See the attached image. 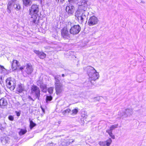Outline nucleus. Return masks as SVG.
Returning a JSON list of instances; mask_svg holds the SVG:
<instances>
[{
  "mask_svg": "<svg viewBox=\"0 0 146 146\" xmlns=\"http://www.w3.org/2000/svg\"><path fill=\"white\" fill-rule=\"evenodd\" d=\"M39 11L38 6L36 5H32L29 9L30 14L31 16V21L33 25H35L36 22L37 23L39 21V17L37 14Z\"/></svg>",
  "mask_w": 146,
  "mask_h": 146,
  "instance_id": "1",
  "label": "nucleus"
},
{
  "mask_svg": "<svg viewBox=\"0 0 146 146\" xmlns=\"http://www.w3.org/2000/svg\"><path fill=\"white\" fill-rule=\"evenodd\" d=\"M84 69L87 71L91 83H93V81H95L99 78L100 76L99 73L97 72L94 67L90 66H87Z\"/></svg>",
  "mask_w": 146,
  "mask_h": 146,
  "instance_id": "2",
  "label": "nucleus"
},
{
  "mask_svg": "<svg viewBox=\"0 0 146 146\" xmlns=\"http://www.w3.org/2000/svg\"><path fill=\"white\" fill-rule=\"evenodd\" d=\"M85 11L82 10H78L75 13V16L76 19H78L79 22L81 24H82L86 18V16L85 14Z\"/></svg>",
  "mask_w": 146,
  "mask_h": 146,
  "instance_id": "3",
  "label": "nucleus"
},
{
  "mask_svg": "<svg viewBox=\"0 0 146 146\" xmlns=\"http://www.w3.org/2000/svg\"><path fill=\"white\" fill-rule=\"evenodd\" d=\"M6 85L11 90H13L16 86V82L13 78H9L6 80Z\"/></svg>",
  "mask_w": 146,
  "mask_h": 146,
  "instance_id": "4",
  "label": "nucleus"
},
{
  "mask_svg": "<svg viewBox=\"0 0 146 146\" xmlns=\"http://www.w3.org/2000/svg\"><path fill=\"white\" fill-rule=\"evenodd\" d=\"M72 23L70 22H66L64 24V39L69 40L70 38L69 32L68 31L70 30L71 27Z\"/></svg>",
  "mask_w": 146,
  "mask_h": 146,
  "instance_id": "5",
  "label": "nucleus"
},
{
  "mask_svg": "<svg viewBox=\"0 0 146 146\" xmlns=\"http://www.w3.org/2000/svg\"><path fill=\"white\" fill-rule=\"evenodd\" d=\"M60 77V76H57L55 77L56 90V94H57L60 93L62 91L61 89L62 85L59 80Z\"/></svg>",
  "mask_w": 146,
  "mask_h": 146,
  "instance_id": "6",
  "label": "nucleus"
},
{
  "mask_svg": "<svg viewBox=\"0 0 146 146\" xmlns=\"http://www.w3.org/2000/svg\"><path fill=\"white\" fill-rule=\"evenodd\" d=\"M40 91L39 88L36 86H33L31 88V93L32 94L34 95L35 97L39 100V97L40 95Z\"/></svg>",
  "mask_w": 146,
  "mask_h": 146,
  "instance_id": "7",
  "label": "nucleus"
},
{
  "mask_svg": "<svg viewBox=\"0 0 146 146\" xmlns=\"http://www.w3.org/2000/svg\"><path fill=\"white\" fill-rule=\"evenodd\" d=\"M87 1L85 0H81L80 2L78 3L79 7L78 10H82L86 11L87 8Z\"/></svg>",
  "mask_w": 146,
  "mask_h": 146,
  "instance_id": "8",
  "label": "nucleus"
},
{
  "mask_svg": "<svg viewBox=\"0 0 146 146\" xmlns=\"http://www.w3.org/2000/svg\"><path fill=\"white\" fill-rule=\"evenodd\" d=\"M133 113V110L132 108H128L125 110L124 112L120 111L119 113V115L121 116H124L125 117L130 116Z\"/></svg>",
  "mask_w": 146,
  "mask_h": 146,
  "instance_id": "9",
  "label": "nucleus"
},
{
  "mask_svg": "<svg viewBox=\"0 0 146 146\" xmlns=\"http://www.w3.org/2000/svg\"><path fill=\"white\" fill-rule=\"evenodd\" d=\"M81 30V27L79 25H74L72 27L70 30V33L73 35L78 34Z\"/></svg>",
  "mask_w": 146,
  "mask_h": 146,
  "instance_id": "10",
  "label": "nucleus"
},
{
  "mask_svg": "<svg viewBox=\"0 0 146 146\" xmlns=\"http://www.w3.org/2000/svg\"><path fill=\"white\" fill-rule=\"evenodd\" d=\"M98 22V19L95 16L90 17L88 21V24L90 26H92L96 24Z\"/></svg>",
  "mask_w": 146,
  "mask_h": 146,
  "instance_id": "11",
  "label": "nucleus"
},
{
  "mask_svg": "<svg viewBox=\"0 0 146 146\" xmlns=\"http://www.w3.org/2000/svg\"><path fill=\"white\" fill-rule=\"evenodd\" d=\"M25 70L28 75L31 74L33 70V66L30 63H28L25 66Z\"/></svg>",
  "mask_w": 146,
  "mask_h": 146,
  "instance_id": "12",
  "label": "nucleus"
},
{
  "mask_svg": "<svg viewBox=\"0 0 146 146\" xmlns=\"http://www.w3.org/2000/svg\"><path fill=\"white\" fill-rule=\"evenodd\" d=\"M40 81H38L37 82V84L38 86H40V88L42 92L46 93L47 91V87L46 85L45 84L40 83Z\"/></svg>",
  "mask_w": 146,
  "mask_h": 146,
  "instance_id": "13",
  "label": "nucleus"
},
{
  "mask_svg": "<svg viewBox=\"0 0 146 146\" xmlns=\"http://www.w3.org/2000/svg\"><path fill=\"white\" fill-rule=\"evenodd\" d=\"M74 7L73 6H67L66 8V12L69 14L71 15L74 12Z\"/></svg>",
  "mask_w": 146,
  "mask_h": 146,
  "instance_id": "14",
  "label": "nucleus"
},
{
  "mask_svg": "<svg viewBox=\"0 0 146 146\" xmlns=\"http://www.w3.org/2000/svg\"><path fill=\"white\" fill-rule=\"evenodd\" d=\"M19 62L16 60H13L11 63V68L13 70H16L19 66Z\"/></svg>",
  "mask_w": 146,
  "mask_h": 146,
  "instance_id": "15",
  "label": "nucleus"
},
{
  "mask_svg": "<svg viewBox=\"0 0 146 146\" xmlns=\"http://www.w3.org/2000/svg\"><path fill=\"white\" fill-rule=\"evenodd\" d=\"M15 0H11V1H9L7 9L8 10V12L9 13H10L11 10L13 8V3L14 1Z\"/></svg>",
  "mask_w": 146,
  "mask_h": 146,
  "instance_id": "16",
  "label": "nucleus"
},
{
  "mask_svg": "<svg viewBox=\"0 0 146 146\" xmlns=\"http://www.w3.org/2000/svg\"><path fill=\"white\" fill-rule=\"evenodd\" d=\"M34 52L36 54L38 55L39 57L40 58L43 59L46 56V54L42 52H40L37 50H35Z\"/></svg>",
  "mask_w": 146,
  "mask_h": 146,
  "instance_id": "17",
  "label": "nucleus"
},
{
  "mask_svg": "<svg viewBox=\"0 0 146 146\" xmlns=\"http://www.w3.org/2000/svg\"><path fill=\"white\" fill-rule=\"evenodd\" d=\"M23 5L26 7H29L32 4L31 0H22Z\"/></svg>",
  "mask_w": 146,
  "mask_h": 146,
  "instance_id": "18",
  "label": "nucleus"
},
{
  "mask_svg": "<svg viewBox=\"0 0 146 146\" xmlns=\"http://www.w3.org/2000/svg\"><path fill=\"white\" fill-rule=\"evenodd\" d=\"M18 129L19 130L18 132V133L20 136L25 134L27 132V130L26 129L19 128Z\"/></svg>",
  "mask_w": 146,
  "mask_h": 146,
  "instance_id": "19",
  "label": "nucleus"
},
{
  "mask_svg": "<svg viewBox=\"0 0 146 146\" xmlns=\"http://www.w3.org/2000/svg\"><path fill=\"white\" fill-rule=\"evenodd\" d=\"M0 72L1 73L5 75L7 74L8 73L7 70L3 66L1 65H0Z\"/></svg>",
  "mask_w": 146,
  "mask_h": 146,
  "instance_id": "20",
  "label": "nucleus"
},
{
  "mask_svg": "<svg viewBox=\"0 0 146 146\" xmlns=\"http://www.w3.org/2000/svg\"><path fill=\"white\" fill-rule=\"evenodd\" d=\"M118 124L112 125L110 127L109 129H107L106 131H109L112 132L113 130L118 127Z\"/></svg>",
  "mask_w": 146,
  "mask_h": 146,
  "instance_id": "21",
  "label": "nucleus"
},
{
  "mask_svg": "<svg viewBox=\"0 0 146 146\" xmlns=\"http://www.w3.org/2000/svg\"><path fill=\"white\" fill-rule=\"evenodd\" d=\"M24 89L22 85L21 84H19L17 88V90L19 92H21L23 91Z\"/></svg>",
  "mask_w": 146,
  "mask_h": 146,
  "instance_id": "22",
  "label": "nucleus"
},
{
  "mask_svg": "<svg viewBox=\"0 0 146 146\" xmlns=\"http://www.w3.org/2000/svg\"><path fill=\"white\" fill-rule=\"evenodd\" d=\"M78 112V108H76L72 110L71 112H70V114L73 115H76Z\"/></svg>",
  "mask_w": 146,
  "mask_h": 146,
  "instance_id": "23",
  "label": "nucleus"
},
{
  "mask_svg": "<svg viewBox=\"0 0 146 146\" xmlns=\"http://www.w3.org/2000/svg\"><path fill=\"white\" fill-rule=\"evenodd\" d=\"M29 121H30V127L31 129H32L34 127L36 126V124L33 121L31 120V119H29Z\"/></svg>",
  "mask_w": 146,
  "mask_h": 146,
  "instance_id": "24",
  "label": "nucleus"
},
{
  "mask_svg": "<svg viewBox=\"0 0 146 146\" xmlns=\"http://www.w3.org/2000/svg\"><path fill=\"white\" fill-rule=\"evenodd\" d=\"M13 7L17 11H19L21 8V7L19 4L18 3H16L15 4H14L13 5Z\"/></svg>",
  "mask_w": 146,
  "mask_h": 146,
  "instance_id": "25",
  "label": "nucleus"
},
{
  "mask_svg": "<svg viewBox=\"0 0 146 146\" xmlns=\"http://www.w3.org/2000/svg\"><path fill=\"white\" fill-rule=\"evenodd\" d=\"M7 104V101H0V106L2 108H3Z\"/></svg>",
  "mask_w": 146,
  "mask_h": 146,
  "instance_id": "26",
  "label": "nucleus"
},
{
  "mask_svg": "<svg viewBox=\"0 0 146 146\" xmlns=\"http://www.w3.org/2000/svg\"><path fill=\"white\" fill-rule=\"evenodd\" d=\"M105 141L106 142V145L107 146H110L111 143L112 141L111 138H109Z\"/></svg>",
  "mask_w": 146,
  "mask_h": 146,
  "instance_id": "27",
  "label": "nucleus"
},
{
  "mask_svg": "<svg viewBox=\"0 0 146 146\" xmlns=\"http://www.w3.org/2000/svg\"><path fill=\"white\" fill-rule=\"evenodd\" d=\"M8 138H3L1 140V141L3 144L7 143H8Z\"/></svg>",
  "mask_w": 146,
  "mask_h": 146,
  "instance_id": "28",
  "label": "nucleus"
},
{
  "mask_svg": "<svg viewBox=\"0 0 146 146\" xmlns=\"http://www.w3.org/2000/svg\"><path fill=\"white\" fill-rule=\"evenodd\" d=\"M106 132L108 133L110 136L113 139H115V136L113 134L112 132L109 131H106Z\"/></svg>",
  "mask_w": 146,
  "mask_h": 146,
  "instance_id": "29",
  "label": "nucleus"
},
{
  "mask_svg": "<svg viewBox=\"0 0 146 146\" xmlns=\"http://www.w3.org/2000/svg\"><path fill=\"white\" fill-rule=\"evenodd\" d=\"M94 100H103V98L102 96H98L94 98Z\"/></svg>",
  "mask_w": 146,
  "mask_h": 146,
  "instance_id": "30",
  "label": "nucleus"
},
{
  "mask_svg": "<svg viewBox=\"0 0 146 146\" xmlns=\"http://www.w3.org/2000/svg\"><path fill=\"white\" fill-rule=\"evenodd\" d=\"M98 144L101 146H105L106 145V142L105 141H100L99 142Z\"/></svg>",
  "mask_w": 146,
  "mask_h": 146,
  "instance_id": "31",
  "label": "nucleus"
},
{
  "mask_svg": "<svg viewBox=\"0 0 146 146\" xmlns=\"http://www.w3.org/2000/svg\"><path fill=\"white\" fill-rule=\"evenodd\" d=\"M48 92L50 94H51L53 93V87H51L50 88H49L48 89Z\"/></svg>",
  "mask_w": 146,
  "mask_h": 146,
  "instance_id": "32",
  "label": "nucleus"
},
{
  "mask_svg": "<svg viewBox=\"0 0 146 146\" xmlns=\"http://www.w3.org/2000/svg\"><path fill=\"white\" fill-rule=\"evenodd\" d=\"M52 99V97L51 96H46V100H51Z\"/></svg>",
  "mask_w": 146,
  "mask_h": 146,
  "instance_id": "33",
  "label": "nucleus"
},
{
  "mask_svg": "<svg viewBox=\"0 0 146 146\" xmlns=\"http://www.w3.org/2000/svg\"><path fill=\"white\" fill-rule=\"evenodd\" d=\"M74 141V140H73L72 139H70L69 140V141L68 142L66 143V145H69L71 143H72V142H73Z\"/></svg>",
  "mask_w": 146,
  "mask_h": 146,
  "instance_id": "34",
  "label": "nucleus"
},
{
  "mask_svg": "<svg viewBox=\"0 0 146 146\" xmlns=\"http://www.w3.org/2000/svg\"><path fill=\"white\" fill-rule=\"evenodd\" d=\"M9 119L11 121H13L14 120V117H13L11 115H10L8 117Z\"/></svg>",
  "mask_w": 146,
  "mask_h": 146,
  "instance_id": "35",
  "label": "nucleus"
},
{
  "mask_svg": "<svg viewBox=\"0 0 146 146\" xmlns=\"http://www.w3.org/2000/svg\"><path fill=\"white\" fill-rule=\"evenodd\" d=\"M71 112L70 110L69 109H67L64 110V113H68Z\"/></svg>",
  "mask_w": 146,
  "mask_h": 146,
  "instance_id": "36",
  "label": "nucleus"
},
{
  "mask_svg": "<svg viewBox=\"0 0 146 146\" xmlns=\"http://www.w3.org/2000/svg\"><path fill=\"white\" fill-rule=\"evenodd\" d=\"M15 113L16 114V115L17 116H19L21 114V112L20 111H15Z\"/></svg>",
  "mask_w": 146,
  "mask_h": 146,
  "instance_id": "37",
  "label": "nucleus"
},
{
  "mask_svg": "<svg viewBox=\"0 0 146 146\" xmlns=\"http://www.w3.org/2000/svg\"><path fill=\"white\" fill-rule=\"evenodd\" d=\"M40 107L42 109V112L43 113H44L45 111V109H44V107H43V106L42 105H41Z\"/></svg>",
  "mask_w": 146,
  "mask_h": 146,
  "instance_id": "38",
  "label": "nucleus"
},
{
  "mask_svg": "<svg viewBox=\"0 0 146 146\" xmlns=\"http://www.w3.org/2000/svg\"><path fill=\"white\" fill-rule=\"evenodd\" d=\"M64 30L63 29V28L62 29V30H61V35H62V37H64V33H63L64 32Z\"/></svg>",
  "mask_w": 146,
  "mask_h": 146,
  "instance_id": "39",
  "label": "nucleus"
},
{
  "mask_svg": "<svg viewBox=\"0 0 146 146\" xmlns=\"http://www.w3.org/2000/svg\"><path fill=\"white\" fill-rule=\"evenodd\" d=\"M69 2L70 3H73L76 1L77 0H68Z\"/></svg>",
  "mask_w": 146,
  "mask_h": 146,
  "instance_id": "40",
  "label": "nucleus"
},
{
  "mask_svg": "<svg viewBox=\"0 0 146 146\" xmlns=\"http://www.w3.org/2000/svg\"><path fill=\"white\" fill-rule=\"evenodd\" d=\"M82 117H83L84 118H86V117H87V115H85V114H82Z\"/></svg>",
  "mask_w": 146,
  "mask_h": 146,
  "instance_id": "41",
  "label": "nucleus"
},
{
  "mask_svg": "<svg viewBox=\"0 0 146 146\" xmlns=\"http://www.w3.org/2000/svg\"><path fill=\"white\" fill-rule=\"evenodd\" d=\"M0 100H3V101L7 100L6 99V98H2L0 99Z\"/></svg>",
  "mask_w": 146,
  "mask_h": 146,
  "instance_id": "42",
  "label": "nucleus"
},
{
  "mask_svg": "<svg viewBox=\"0 0 146 146\" xmlns=\"http://www.w3.org/2000/svg\"><path fill=\"white\" fill-rule=\"evenodd\" d=\"M24 68H25V67H24V66H22L19 69L21 70H22L24 69Z\"/></svg>",
  "mask_w": 146,
  "mask_h": 146,
  "instance_id": "43",
  "label": "nucleus"
},
{
  "mask_svg": "<svg viewBox=\"0 0 146 146\" xmlns=\"http://www.w3.org/2000/svg\"><path fill=\"white\" fill-rule=\"evenodd\" d=\"M3 127L2 126V125L1 124H0V130H1Z\"/></svg>",
  "mask_w": 146,
  "mask_h": 146,
  "instance_id": "44",
  "label": "nucleus"
},
{
  "mask_svg": "<svg viewBox=\"0 0 146 146\" xmlns=\"http://www.w3.org/2000/svg\"><path fill=\"white\" fill-rule=\"evenodd\" d=\"M68 72V74H69V73L70 72L69 70H65V72Z\"/></svg>",
  "mask_w": 146,
  "mask_h": 146,
  "instance_id": "45",
  "label": "nucleus"
},
{
  "mask_svg": "<svg viewBox=\"0 0 146 146\" xmlns=\"http://www.w3.org/2000/svg\"><path fill=\"white\" fill-rule=\"evenodd\" d=\"M62 76L63 77L64 76V74H62Z\"/></svg>",
  "mask_w": 146,
  "mask_h": 146,
  "instance_id": "46",
  "label": "nucleus"
},
{
  "mask_svg": "<svg viewBox=\"0 0 146 146\" xmlns=\"http://www.w3.org/2000/svg\"><path fill=\"white\" fill-rule=\"evenodd\" d=\"M2 77H0V79H1V80H2Z\"/></svg>",
  "mask_w": 146,
  "mask_h": 146,
  "instance_id": "47",
  "label": "nucleus"
},
{
  "mask_svg": "<svg viewBox=\"0 0 146 146\" xmlns=\"http://www.w3.org/2000/svg\"><path fill=\"white\" fill-rule=\"evenodd\" d=\"M48 101H46V103H47Z\"/></svg>",
  "mask_w": 146,
  "mask_h": 146,
  "instance_id": "48",
  "label": "nucleus"
},
{
  "mask_svg": "<svg viewBox=\"0 0 146 146\" xmlns=\"http://www.w3.org/2000/svg\"><path fill=\"white\" fill-rule=\"evenodd\" d=\"M64 17H66V16H65V15H64Z\"/></svg>",
  "mask_w": 146,
  "mask_h": 146,
  "instance_id": "49",
  "label": "nucleus"
},
{
  "mask_svg": "<svg viewBox=\"0 0 146 146\" xmlns=\"http://www.w3.org/2000/svg\"><path fill=\"white\" fill-rule=\"evenodd\" d=\"M36 98V99H37V100H38V99H37V98Z\"/></svg>",
  "mask_w": 146,
  "mask_h": 146,
  "instance_id": "50",
  "label": "nucleus"
}]
</instances>
